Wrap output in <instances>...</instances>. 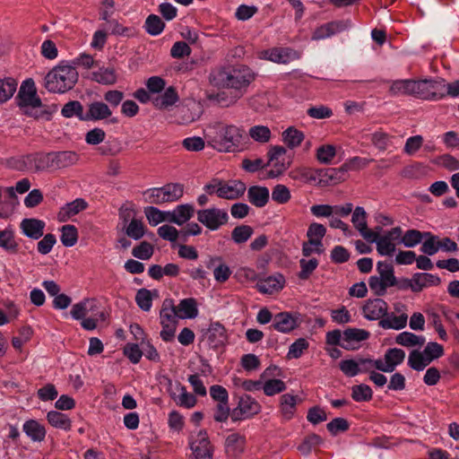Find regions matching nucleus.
Returning <instances> with one entry per match:
<instances>
[{
	"instance_id": "nucleus-1",
	"label": "nucleus",
	"mask_w": 459,
	"mask_h": 459,
	"mask_svg": "<svg viewBox=\"0 0 459 459\" xmlns=\"http://www.w3.org/2000/svg\"><path fill=\"white\" fill-rule=\"evenodd\" d=\"M15 102L22 113L27 117L39 120L49 121L54 113L57 111L56 104H43L37 94L35 82L32 79L25 80L15 97Z\"/></svg>"
},
{
	"instance_id": "nucleus-2",
	"label": "nucleus",
	"mask_w": 459,
	"mask_h": 459,
	"mask_svg": "<svg viewBox=\"0 0 459 459\" xmlns=\"http://www.w3.org/2000/svg\"><path fill=\"white\" fill-rule=\"evenodd\" d=\"M254 79L253 72L245 65L220 67L209 75V80L214 86L232 89L235 99L244 95Z\"/></svg>"
},
{
	"instance_id": "nucleus-3",
	"label": "nucleus",
	"mask_w": 459,
	"mask_h": 459,
	"mask_svg": "<svg viewBox=\"0 0 459 459\" xmlns=\"http://www.w3.org/2000/svg\"><path fill=\"white\" fill-rule=\"evenodd\" d=\"M244 130L235 125L214 122L207 126L208 144L221 152H234L240 149Z\"/></svg>"
},
{
	"instance_id": "nucleus-4",
	"label": "nucleus",
	"mask_w": 459,
	"mask_h": 459,
	"mask_svg": "<svg viewBox=\"0 0 459 459\" xmlns=\"http://www.w3.org/2000/svg\"><path fill=\"white\" fill-rule=\"evenodd\" d=\"M78 76L74 66L62 63L48 73L45 77V87L50 92L65 93L74 88Z\"/></svg>"
},
{
	"instance_id": "nucleus-5",
	"label": "nucleus",
	"mask_w": 459,
	"mask_h": 459,
	"mask_svg": "<svg viewBox=\"0 0 459 459\" xmlns=\"http://www.w3.org/2000/svg\"><path fill=\"white\" fill-rule=\"evenodd\" d=\"M377 272L378 275L369 277L368 286L376 296L382 297L386 293L387 288L394 286L396 277L393 264L386 261L377 262Z\"/></svg>"
},
{
	"instance_id": "nucleus-6",
	"label": "nucleus",
	"mask_w": 459,
	"mask_h": 459,
	"mask_svg": "<svg viewBox=\"0 0 459 459\" xmlns=\"http://www.w3.org/2000/svg\"><path fill=\"white\" fill-rule=\"evenodd\" d=\"M184 195V186L179 183L166 184L161 187L146 190V201L153 204H162L178 201Z\"/></svg>"
},
{
	"instance_id": "nucleus-7",
	"label": "nucleus",
	"mask_w": 459,
	"mask_h": 459,
	"mask_svg": "<svg viewBox=\"0 0 459 459\" xmlns=\"http://www.w3.org/2000/svg\"><path fill=\"white\" fill-rule=\"evenodd\" d=\"M190 448L195 459H212L213 447L205 430H199L190 437Z\"/></svg>"
},
{
	"instance_id": "nucleus-8",
	"label": "nucleus",
	"mask_w": 459,
	"mask_h": 459,
	"mask_svg": "<svg viewBox=\"0 0 459 459\" xmlns=\"http://www.w3.org/2000/svg\"><path fill=\"white\" fill-rule=\"evenodd\" d=\"M197 220L211 230H216L227 223L228 212L219 208H209L197 211Z\"/></svg>"
},
{
	"instance_id": "nucleus-9",
	"label": "nucleus",
	"mask_w": 459,
	"mask_h": 459,
	"mask_svg": "<svg viewBox=\"0 0 459 459\" xmlns=\"http://www.w3.org/2000/svg\"><path fill=\"white\" fill-rule=\"evenodd\" d=\"M260 405L250 395L245 394L239 398L238 406L231 411L230 418L233 421L248 419L259 412Z\"/></svg>"
},
{
	"instance_id": "nucleus-10",
	"label": "nucleus",
	"mask_w": 459,
	"mask_h": 459,
	"mask_svg": "<svg viewBox=\"0 0 459 459\" xmlns=\"http://www.w3.org/2000/svg\"><path fill=\"white\" fill-rule=\"evenodd\" d=\"M351 26L350 20H336L324 23L315 29L312 33V40H322L328 39L337 33L348 30Z\"/></svg>"
},
{
	"instance_id": "nucleus-11",
	"label": "nucleus",
	"mask_w": 459,
	"mask_h": 459,
	"mask_svg": "<svg viewBox=\"0 0 459 459\" xmlns=\"http://www.w3.org/2000/svg\"><path fill=\"white\" fill-rule=\"evenodd\" d=\"M22 161L28 169L34 171L55 170L53 152L28 154L22 158Z\"/></svg>"
},
{
	"instance_id": "nucleus-12",
	"label": "nucleus",
	"mask_w": 459,
	"mask_h": 459,
	"mask_svg": "<svg viewBox=\"0 0 459 459\" xmlns=\"http://www.w3.org/2000/svg\"><path fill=\"white\" fill-rule=\"evenodd\" d=\"M388 304L381 298L369 299L361 307L363 316L369 321H381L388 311Z\"/></svg>"
},
{
	"instance_id": "nucleus-13",
	"label": "nucleus",
	"mask_w": 459,
	"mask_h": 459,
	"mask_svg": "<svg viewBox=\"0 0 459 459\" xmlns=\"http://www.w3.org/2000/svg\"><path fill=\"white\" fill-rule=\"evenodd\" d=\"M299 324L300 321L298 314L281 312L274 316L270 328H273L281 333H288L299 327Z\"/></svg>"
},
{
	"instance_id": "nucleus-14",
	"label": "nucleus",
	"mask_w": 459,
	"mask_h": 459,
	"mask_svg": "<svg viewBox=\"0 0 459 459\" xmlns=\"http://www.w3.org/2000/svg\"><path fill=\"white\" fill-rule=\"evenodd\" d=\"M262 57L278 64H288L299 58L297 51L289 48H273L262 52Z\"/></svg>"
},
{
	"instance_id": "nucleus-15",
	"label": "nucleus",
	"mask_w": 459,
	"mask_h": 459,
	"mask_svg": "<svg viewBox=\"0 0 459 459\" xmlns=\"http://www.w3.org/2000/svg\"><path fill=\"white\" fill-rule=\"evenodd\" d=\"M285 285V278L281 273H275L264 279H260L256 288L261 293L273 294L281 291Z\"/></svg>"
},
{
	"instance_id": "nucleus-16",
	"label": "nucleus",
	"mask_w": 459,
	"mask_h": 459,
	"mask_svg": "<svg viewBox=\"0 0 459 459\" xmlns=\"http://www.w3.org/2000/svg\"><path fill=\"white\" fill-rule=\"evenodd\" d=\"M247 187L245 183L240 180H221L220 198L234 200L242 196Z\"/></svg>"
},
{
	"instance_id": "nucleus-17",
	"label": "nucleus",
	"mask_w": 459,
	"mask_h": 459,
	"mask_svg": "<svg viewBox=\"0 0 459 459\" xmlns=\"http://www.w3.org/2000/svg\"><path fill=\"white\" fill-rule=\"evenodd\" d=\"M208 344L212 349H217L225 345L227 334L224 326L216 322L212 323L205 333Z\"/></svg>"
},
{
	"instance_id": "nucleus-18",
	"label": "nucleus",
	"mask_w": 459,
	"mask_h": 459,
	"mask_svg": "<svg viewBox=\"0 0 459 459\" xmlns=\"http://www.w3.org/2000/svg\"><path fill=\"white\" fill-rule=\"evenodd\" d=\"M112 110L103 101H93L88 106V110L83 117V121H98L109 118Z\"/></svg>"
},
{
	"instance_id": "nucleus-19",
	"label": "nucleus",
	"mask_w": 459,
	"mask_h": 459,
	"mask_svg": "<svg viewBox=\"0 0 459 459\" xmlns=\"http://www.w3.org/2000/svg\"><path fill=\"white\" fill-rule=\"evenodd\" d=\"M368 214L365 209L361 206H357L352 212L351 222L354 228L359 232L364 239H368L374 237L373 230L368 228L367 223Z\"/></svg>"
},
{
	"instance_id": "nucleus-20",
	"label": "nucleus",
	"mask_w": 459,
	"mask_h": 459,
	"mask_svg": "<svg viewBox=\"0 0 459 459\" xmlns=\"http://www.w3.org/2000/svg\"><path fill=\"white\" fill-rule=\"evenodd\" d=\"M373 235L374 237L367 239V241L377 244V251L380 255L391 256L395 252V244L388 233L385 232L380 236L378 232L373 231Z\"/></svg>"
},
{
	"instance_id": "nucleus-21",
	"label": "nucleus",
	"mask_w": 459,
	"mask_h": 459,
	"mask_svg": "<svg viewBox=\"0 0 459 459\" xmlns=\"http://www.w3.org/2000/svg\"><path fill=\"white\" fill-rule=\"evenodd\" d=\"M246 444L245 437L233 433L225 440V451L229 457L238 458L244 452Z\"/></svg>"
},
{
	"instance_id": "nucleus-22",
	"label": "nucleus",
	"mask_w": 459,
	"mask_h": 459,
	"mask_svg": "<svg viewBox=\"0 0 459 459\" xmlns=\"http://www.w3.org/2000/svg\"><path fill=\"white\" fill-rule=\"evenodd\" d=\"M195 213V208L190 204L178 205L173 211H169V222L178 226L189 221Z\"/></svg>"
},
{
	"instance_id": "nucleus-23",
	"label": "nucleus",
	"mask_w": 459,
	"mask_h": 459,
	"mask_svg": "<svg viewBox=\"0 0 459 459\" xmlns=\"http://www.w3.org/2000/svg\"><path fill=\"white\" fill-rule=\"evenodd\" d=\"M407 321V314L397 315L394 312L388 313L387 311L382 320L378 322V326L385 330H401L406 326Z\"/></svg>"
},
{
	"instance_id": "nucleus-24",
	"label": "nucleus",
	"mask_w": 459,
	"mask_h": 459,
	"mask_svg": "<svg viewBox=\"0 0 459 459\" xmlns=\"http://www.w3.org/2000/svg\"><path fill=\"white\" fill-rule=\"evenodd\" d=\"M176 389L178 392V394L176 393H170V396L177 405L186 409H191L195 406L197 399L195 394L187 392L186 386L178 383L176 385Z\"/></svg>"
},
{
	"instance_id": "nucleus-25",
	"label": "nucleus",
	"mask_w": 459,
	"mask_h": 459,
	"mask_svg": "<svg viewBox=\"0 0 459 459\" xmlns=\"http://www.w3.org/2000/svg\"><path fill=\"white\" fill-rule=\"evenodd\" d=\"M269 189L265 186H252L247 189V199L255 207L262 208L269 201Z\"/></svg>"
},
{
	"instance_id": "nucleus-26",
	"label": "nucleus",
	"mask_w": 459,
	"mask_h": 459,
	"mask_svg": "<svg viewBox=\"0 0 459 459\" xmlns=\"http://www.w3.org/2000/svg\"><path fill=\"white\" fill-rule=\"evenodd\" d=\"M91 79L102 85H114L117 82V74L113 67L101 66L91 73Z\"/></svg>"
},
{
	"instance_id": "nucleus-27",
	"label": "nucleus",
	"mask_w": 459,
	"mask_h": 459,
	"mask_svg": "<svg viewBox=\"0 0 459 459\" xmlns=\"http://www.w3.org/2000/svg\"><path fill=\"white\" fill-rule=\"evenodd\" d=\"M45 222L38 219H24L21 223L22 232L29 238L38 239L43 235Z\"/></svg>"
},
{
	"instance_id": "nucleus-28",
	"label": "nucleus",
	"mask_w": 459,
	"mask_h": 459,
	"mask_svg": "<svg viewBox=\"0 0 459 459\" xmlns=\"http://www.w3.org/2000/svg\"><path fill=\"white\" fill-rule=\"evenodd\" d=\"M55 170L70 167L79 160V154L73 151L53 152Z\"/></svg>"
},
{
	"instance_id": "nucleus-29",
	"label": "nucleus",
	"mask_w": 459,
	"mask_h": 459,
	"mask_svg": "<svg viewBox=\"0 0 459 459\" xmlns=\"http://www.w3.org/2000/svg\"><path fill=\"white\" fill-rule=\"evenodd\" d=\"M24 433L34 442H41L46 437V429L39 421L29 420L22 426Z\"/></svg>"
},
{
	"instance_id": "nucleus-30",
	"label": "nucleus",
	"mask_w": 459,
	"mask_h": 459,
	"mask_svg": "<svg viewBox=\"0 0 459 459\" xmlns=\"http://www.w3.org/2000/svg\"><path fill=\"white\" fill-rule=\"evenodd\" d=\"M87 203L82 199L77 198L74 201L66 204L63 206L58 212V219L60 221H65L74 215H76L80 212L87 208Z\"/></svg>"
},
{
	"instance_id": "nucleus-31",
	"label": "nucleus",
	"mask_w": 459,
	"mask_h": 459,
	"mask_svg": "<svg viewBox=\"0 0 459 459\" xmlns=\"http://www.w3.org/2000/svg\"><path fill=\"white\" fill-rule=\"evenodd\" d=\"M414 288L413 292H420L424 288L437 286L441 281L437 275L428 273H417L413 274Z\"/></svg>"
},
{
	"instance_id": "nucleus-32",
	"label": "nucleus",
	"mask_w": 459,
	"mask_h": 459,
	"mask_svg": "<svg viewBox=\"0 0 459 459\" xmlns=\"http://www.w3.org/2000/svg\"><path fill=\"white\" fill-rule=\"evenodd\" d=\"M160 317V324H178L179 316L172 299L163 300Z\"/></svg>"
},
{
	"instance_id": "nucleus-33",
	"label": "nucleus",
	"mask_w": 459,
	"mask_h": 459,
	"mask_svg": "<svg viewBox=\"0 0 459 459\" xmlns=\"http://www.w3.org/2000/svg\"><path fill=\"white\" fill-rule=\"evenodd\" d=\"M445 80L427 79V100H438L445 97Z\"/></svg>"
},
{
	"instance_id": "nucleus-34",
	"label": "nucleus",
	"mask_w": 459,
	"mask_h": 459,
	"mask_svg": "<svg viewBox=\"0 0 459 459\" xmlns=\"http://www.w3.org/2000/svg\"><path fill=\"white\" fill-rule=\"evenodd\" d=\"M179 318H195L198 315L197 302L194 298L180 300L176 307Z\"/></svg>"
},
{
	"instance_id": "nucleus-35",
	"label": "nucleus",
	"mask_w": 459,
	"mask_h": 459,
	"mask_svg": "<svg viewBox=\"0 0 459 459\" xmlns=\"http://www.w3.org/2000/svg\"><path fill=\"white\" fill-rule=\"evenodd\" d=\"M178 100V92L174 87L170 86L161 95L153 100V104L158 108H166L174 105Z\"/></svg>"
},
{
	"instance_id": "nucleus-36",
	"label": "nucleus",
	"mask_w": 459,
	"mask_h": 459,
	"mask_svg": "<svg viewBox=\"0 0 459 459\" xmlns=\"http://www.w3.org/2000/svg\"><path fill=\"white\" fill-rule=\"evenodd\" d=\"M425 338L411 332H403L396 335L395 342L403 347H421L425 343Z\"/></svg>"
},
{
	"instance_id": "nucleus-37",
	"label": "nucleus",
	"mask_w": 459,
	"mask_h": 459,
	"mask_svg": "<svg viewBox=\"0 0 459 459\" xmlns=\"http://www.w3.org/2000/svg\"><path fill=\"white\" fill-rule=\"evenodd\" d=\"M17 81L12 77L0 79V103L9 100L17 89Z\"/></svg>"
},
{
	"instance_id": "nucleus-38",
	"label": "nucleus",
	"mask_w": 459,
	"mask_h": 459,
	"mask_svg": "<svg viewBox=\"0 0 459 459\" xmlns=\"http://www.w3.org/2000/svg\"><path fill=\"white\" fill-rule=\"evenodd\" d=\"M48 421L55 428L70 430L71 420L65 413L57 411H50L47 415Z\"/></svg>"
},
{
	"instance_id": "nucleus-39",
	"label": "nucleus",
	"mask_w": 459,
	"mask_h": 459,
	"mask_svg": "<svg viewBox=\"0 0 459 459\" xmlns=\"http://www.w3.org/2000/svg\"><path fill=\"white\" fill-rule=\"evenodd\" d=\"M429 364V359H427L423 351L413 350L410 352L408 357V365L412 369L421 371Z\"/></svg>"
},
{
	"instance_id": "nucleus-40",
	"label": "nucleus",
	"mask_w": 459,
	"mask_h": 459,
	"mask_svg": "<svg viewBox=\"0 0 459 459\" xmlns=\"http://www.w3.org/2000/svg\"><path fill=\"white\" fill-rule=\"evenodd\" d=\"M405 359V352L402 349L398 348H391L388 349L385 353V359L390 368V371L393 372L397 366L402 364Z\"/></svg>"
},
{
	"instance_id": "nucleus-41",
	"label": "nucleus",
	"mask_w": 459,
	"mask_h": 459,
	"mask_svg": "<svg viewBox=\"0 0 459 459\" xmlns=\"http://www.w3.org/2000/svg\"><path fill=\"white\" fill-rule=\"evenodd\" d=\"M164 22L156 14H150L144 23L146 32L152 36L160 35L164 30Z\"/></svg>"
},
{
	"instance_id": "nucleus-42",
	"label": "nucleus",
	"mask_w": 459,
	"mask_h": 459,
	"mask_svg": "<svg viewBox=\"0 0 459 459\" xmlns=\"http://www.w3.org/2000/svg\"><path fill=\"white\" fill-rule=\"evenodd\" d=\"M282 138L287 146L290 149H293L300 145L304 140V134L301 131L290 126L283 131Z\"/></svg>"
},
{
	"instance_id": "nucleus-43",
	"label": "nucleus",
	"mask_w": 459,
	"mask_h": 459,
	"mask_svg": "<svg viewBox=\"0 0 459 459\" xmlns=\"http://www.w3.org/2000/svg\"><path fill=\"white\" fill-rule=\"evenodd\" d=\"M298 396L285 394L281 397V410L285 419H290L296 411Z\"/></svg>"
},
{
	"instance_id": "nucleus-44",
	"label": "nucleus",
	"mask_w": 459,
	"mask_h": 459,
	"mask_svg": "<svg viewBox=\"0 0 459 459\" xmlns=\"http://www.w3.org/2000/svg\"><path fill=\"white\" fill-rule=\"evenodd\" d=\"M145 216L149 223L152 226H156L160 222L169 221V211H160L154 206H149L144 210Z\"/></svg>"
},
{
	"instance_id": "nucleus-45",
	"label": "nucleus",
	"mask_w": 459,
	"mask_h": 459,
	"mask_svg": "<svg viewBox=\"0 0 459 459\" xmlns=\"http://www.w3.org/2000/svg\"><path fill=\"white\" fill-rule=\"evenodd\" d=\"M248 134L255 142L260 143H268L272 137L270 128L261 125L251 126Z\"/></svg>"
},
{
	"instance_id": "nucleus-46",
	"label": "nucleus",
	"mask_w": 459,
	"mask_h": 459,
	"mask_svg": "<svg viewBox=\"0 0 459 459\" xmlns=\"http://www.w3.org/2000/svg\"><path fill=\"white\" fill-rule=\"evenodd\" d=\"M61 114L65 117H77L80 120L83 121V117L85 113H83V107L78 100H71L64 105Z\"/></svg>"
},
{
	"instance_id": "nucleus-47",
	"label": "nucleus",
	"mask_w": 459,
	"mask_h": 459,
	"mask_svg": "<svg viewBox=\"0 0 459 459\" xmlns=\"http://www.w3.org/2000/svg\"><path fill=\"white\" fill-rule=\"evenodd\" d=\"M420 251L427 255H434L438 252L437 236L430 231H424V238L422 240Z\"/></svg>"
},
{
	"instance_id": "nucleus-48",
	"label": "nucleus",
	"mask_w": 459,
	"mask_h": 459,
	"mask_svg": "<svg viewBox=\"0 0 459 459\" xmlns=\"http://www.w3.org/2000/svg\"><path fill=\"white\" fill-rule=\"evenodd\" d=\"M61 242L65 247H70L76 244L78 239V231L74 225H64L61 229Z\"/></svg>"
},
{
	"instance_id": "nucleus-49",
	"label": "nucleus",
	"mask_w": 459,
	"mask_h": 459,
	"mask_svg": "<svg viewBox=\"0 0 459 459\" xmlns=\"http://www.w3.org/2000/svg\"><path fill=\"white\" fill-rule=\"evenodd\" d=\"M424 238V231H420L418 230H408L404 232L401 238V243L403 244L405 247H414L418 244L421 243Z\"/></svg>"
},
{
	"instance_id": "nucleus-50",
	"label": "nucleus",
	"mask_w": 459,
	"mask_h": 459,
	"mask_svg": "<svg viewBox=\"0 0 459 459\" xmlns=\"http://www.w3.org/2000/svg\"><path fill=\"white\" fill-rule=\"evenodd\" d=\"M373 392L369 385H356L351 387V397L356 402H368L372 399Z\"/></svg>"
},
{
	"instance_id": "nucleus-51",
	"label": "nucleus",
	"mask_w": 459,
	"mask_h": 459,
	"mask_svg": "<svg viewBox=\"0 0 459 459\" xmlns=\"http://www.w3.org/2000/svg\"><path fill=\"white\" fill-rule=\"evenodd\" d=\"M0 247L8 252L17 251V243L14 240L13 231L11 229L0 230Z\"/></svg>"
},
{
	"instance_id": "nucleus-52",
	"label": "nucleus",
	"mask_w": 459,
	"mask_h": 459,
	"mask_svg": "<svg viewBox=\"0 0 459 459\" xmlns=\"http://www.w3.org/2000/svg\"><path fill=\"white\" fill-rule=\"evenodd\" d=\"M254 230L248 225L237 226L231 231V238L236 244L247 242L253 235Z\"/></svg>"
},
{
	"instance_id": "nucleus-53",
	"label": "nucleus",
	"mask_w": 459,
	"mask_h": 459,
	"mask_svg": "<svg viewBox=\"0 0 459 459\" xmlns=\"http://www.w3.org/2000/svg\"><path fill=\"white\" fill-rule=\"evenodd\" d=\"M323 439L316 434H309L302 443L298 446L299 451L303 455H308L313 449L322 444Z\"/></svg>"
},
{
	"instance_id": "nucleus-54",
	"label": "nucleus",
	"mask_w": 459,
	"mask_h": 459,
	"mask_svg": "<svg viewBox=\"0 0 459 459\" xmlns=\"http://www.w3.org/2000/svg\"><path fill=\"white\" fill-rule=\"evenodd\" d=\"M411 80L393 81L389 89L392 96L411 95Z\"/></svg>"
},
{
	"instance_id": "nucleus-55",
	"label": "nucleus",
	"mask_w": 459,
	"mask_h": 459,
	"mask_svg": "<svg viewBox=\"0 0 459 459\" xmlns=\"http://www.w3.org/2000/svg\"><path fill=\"white\" fill-rule=\"evenodd\" d=\"M369 333L364 329L348 328L342 333V341L350 342L352 341L361 342L368 339Z\"/></svg>"
},
{
	"instance_id": "nucleus-56",
	"label": "nucleus",
	"mask_w": 459,
	"mask_h": 459,
	"mask_svg": "<svg viewBox=\"0 0 459 459\" xmlns=\"http://www.w3.org/2000/svg\"><path fill=\"white\" fill-rule=\"evenodd\" d=\"M291 195L290 189L281 184L276 185L272 191V199L280 204H284L290 200Z\"/></svg>"
},
{
	"instance_id": "nucleus-57",
	"label": "nucleus",
	"mask_w": 459,
	"mask_h": 459,
	"mask_svg": "<svg viewBox=\"0 0 459 459\" xmlns=\"http://www.w3.org/2000/svg\"><path fill=\"white\" fill-rule=\"evenodd\" d=\"M299 265L301 270L299 273V278L307 280L318 266V260L316 258H311L309 260L302 258L299 261Z\"/></svg>"
},
{
	"instance_id": "nucleus-58",
	"label": "nucleus",
	"mask_w": 459,
	"mask_h": 459,
	"mask_svg": "<svg viewBox=\"0 0 459 459\" xmlns=\"http://www.w3.org/2000/svg\"><path fill=\"white\" fill-rule=\"evenodd\" d=\"M108 25L110 33L113 35L122 37H133L135 34V30L134 27L123 26L116 20L108 21Z\"/></svg>"
},
{
	"instance_id": "nucleus-59",
	"label": "nucleus",
	"mask_w": 459,
	"mask_h": 459,
	"mask_svg": "<svg viewBox=\"0 0 459 459\" xmlns=\"http://www.w3.org/2000/svg\"><path fill=\"white\" fill-rule=\"evenodd\" d=\"M135 302L143 311H149L152 305V297L151 290L140 289L135 295Z\"/></svg>"
},
{
	"instance_id": "nucleus-60",
	"label": "nucleus",
	"mask_w": 459,
	"mask_h": 459,
	"mask_svg": "<svg viewBox=\"0 0 459 459\" xmlns=\"http://www.w3.org/2000/svg\"><path fill=\"white\" fill-rule=\"evenodd\" d=\"M391 138L392 137L388 134L382 130L373 133L370 136V140L373 145L380 151H385L387 149L391 143Z\"/></svg>"
},
{
	"instance_id": "nucleus-61",
	"label": "nucleus",
	"mask_w": 459,
	"mask_h": 459,
	"mask_svg": "<svg viewBox=\"0 0 459 459\" xmlns=\"http://www.w3.org/2000/svg\"><path fill=\"white\" fill-rule=\"evenodd\" d=\"M126 233L128 237L138 240L144 235V226L142 221L132 219L126 229Z\"/></svg>"
},
{
	"instance_id": "nucleus-62",
	"label": "nucleus",
	"mask_w": 459,
	"mask_h": 459,
	"mask_svg": "<svg viewBox=\"0 0 459 459\" xmlns=\"http://www.w3.org/2000/svg\"><path fill=\"white\" fill-rule=\"evenodd\" d=\"M307 348L308 342L304 338H299L290 346L287 358L299 359Z\"/></svg>"
},
{
	"instance_id": "nucleus-63",
	"label": "nucleus",
	"mask_w": 459,
	"mask_h": 459,
	"mask_svg": "<svg viewBox=\"0 0 459 459\" xmlns=\"http://www.w3.org/2000/svg\"><path fill=\"white\" fill-rule=\"evenodd\" d=\"M264 392L266 395H274L286 389L285 383L281 379H270L263 384Z\"/></svg>"
},
{
	"instance_id": "nucleus-64",
	"label": "nucleus",
	"mask_w": 459,
	"mask_h": 459,
	"mask_svg": "<svg viewBox=\"0 0 459 459\" xmlns=\"http://www.w3.org/2000/svg\"><path fill=\"white\" fill-rule=\"evenodd\" d=\"M153 254V247L146 242L143 241L140 245L134 247L132 251V255L142 260H148Z\"/></svg>"
}]
</instances>
